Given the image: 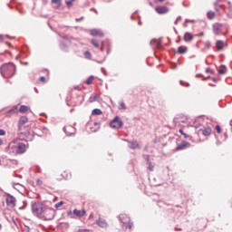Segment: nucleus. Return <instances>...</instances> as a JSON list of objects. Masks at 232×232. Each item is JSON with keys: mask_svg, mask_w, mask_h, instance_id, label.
<instances>
[{"mask_svg": "<svg viewBox=\"0 0 232 232\" xmlns=\"http://www.w3.org/2000/svg\"><path fill=\"white\" fill-rule=\"evenodd\" d=\"M0 73L4 79H10L15 75V65L12 63H5L0 67Z\"/></svg>", "mask_w": 232, "mask_h": 232, "instance_id": "1", "label": "nucleus"}, {"mask_svg": "<svg viewBox=\"0 0 232 232\" xmlns=\"http://www.w3.org/2000/svg\"><path fill=\"white\" fill-rule=\"evenodd\" d=\"M28 147L23 142H18V140H14L9 143V150L15 153L16 155H23L26 152Z\"/></svg>", "mask_w": 232, "mask_h": 232, "instance_id": "2", "label": "nucleus"}, {"mask_svg": "<svg viewBox=\"0 0 232 232\" xmlns=\"http://www.w3.org/2000/svg\"><path fill=\"white\" fill-rule=\"evenodd\" d=\"M46 206L43 203H33L32 204V211L35 217L41 218L43 217V213L44 212V208Z\"/></svg>", "mask_w": 232, "mask_h": 232, "instance_id": "3", "label": "nucleus"}, {"mask_svg": "<svg viewBox=\"0 0 232 232\" xmlns=\"http://www.w3.org/2000/svg\"><path fill=\"white\" fill-rule=\"evenodd\" d=\"M54 217L55 212L53 211V209L45 207V208H44V213L42 214L41 218H44V220H53Z\"/></svg>", "mask_w": 232, "mask_h": 232, "instance_id": "4", "label": "nucleus"}, {"mask_svg": "<svg viewBox=\"0 0 232 232\" xmlns=\"http://www.w3.org/2000/svg\"><path fill=\"white\" fill-rule=\"evenodd\" d=\"M111 128L113 130H120V128H122L124 126V122H122V120H121V117L116 116L111 122H110Z\"/></svg>", "mask_w": 232, "mask_h": 232, "instance_id": "5", "label": "nucleus"}, {"mask_svg": "<svg viewBox=\"0 0 232 232\" xmlns=\"http://www.w3.org/2000/svg\"><path fill=\"white\" fill-rule=\"evenodd\" d=\"M149 180L151 186H160V184H162V182H160V175H150L149 176Z\"/></svg>", "mask_w": 232, "mask_h": 232, "instance_id": "6", "label": "nucleus"}, {"mask_svg": "<svg viewBox=\"0 0 232 232\" xmlns=\"http://www.w3.org/2000/svg\"><path fill=\"white\" fill-rule=\"evenodd\" d=\"M64 133L67 135V137H72V135H75V129L72 125H67L63 128Z\"/></svg>", "mask_w": 232, "mask_h": 232, "instance_id": "7", "label": "nucleus"}, {"mask_svg": "<svg viewBox=\"0 0 232 232\" xmlns=\"http://www.w3.org/2000/svg\"><path fill=\"white\" fill-rule=\"evenodd\" d=\"M70 46V40L66 36L63 37V41L60 44V48L63 52H68V47Z\"/></svg>", "mask_w": 232, "mask_h": 232, "instance_id": "8", "label": "nucleus"}, {"mask_svg": "<svg viewBox=\"0 0 232 232\" xmlns=\"http://www.w3.org/2000/svg\"><path fill=\"white\" fill-rule=\"evenodd\" d=\"M155 11L157 12V14H159L160 15H162L164 14H168V12H169V8L164 6V5H159L155 7Z\"/></svg>", "mask_w": 232, "mask_h": 232, "instance_id": "9", "label": "nucleus"}, {"mask_svg": "<svg viewBox=\"0 0 232 232\" xmlns=\"http://www.w3.org/2000/svg\"><path fill=\"white\" fill-rule=\"evenodd\" d=\"M96 225H98V227H102V229H106V227H108V222L102 218H99L96 220Z\"/></svg>", "mask_w": 232, "mask_h": 232, "instance_id": "10", "label": "nucleus"}, {"mask_svg": "<svg viewBox=\"0 0 232 232\" xmlns=\"http://www.w3.org/2000/svg\"><path fill=\"white\" fill-rule=\"evenodd\" d=\"M191 143L186 141V140H182L181 144H179L177 147L178 151H180L182 150H188V148H190Z\"/></svg>", "mask_w": 232, "mask_h": 232, "instance_id": "11", "label": "nucleus"}, {"mask_svg": "<svg viewBox=\"0 0 232 232\" xmlns=\"http://www.w3.org/2000/svg\"><path fill=\"white\" fill-rule=\"evenodd\" d=\"M6 204L7 206H11V208H14V206H15V198L10 194H7Z\"/></svg>", "mask_w": 232, "mask_h": 232, "instance_id": "12", "label": "nucleus"}, {"mask_svg": "<svg viewBox=\"0 0 232 232\" xmlns=\"http://www.w3.org/2000/svg\"><path fill=\"white\" fill-rule=\"evenodd\" d=\"M213 32L215 35H218L222 32V24L217 23L213 24Z\"/></svg>", "mask_w": 232, "mask_h": 232, "instance_id": "13", "label": "nucleus"}, {"mask_svg": "<svg viewBox=\"0 0 232 232\" xmlns=\"http://www.w3.org/2000/svg\"><path fill=\"white\" fill-rule=\"evenodd\" d=\"M119 220L123 223V226H126L130 222V218L126 214H121L119 216Z\"/></svg>", "mask_w": 232, "mask_h": 232, "instance_id": "14", "label": "nucleus"}, {"mask_svg": "<svg viewBox=\"0 0 232 232\" xmlns=\"http://www.w3.org/2000/svg\"><path fill=\"white\" fill-rule=\"evenodd\" d=\"M73 215H75L78 218H82V217H84V215H86V210L82 209V210H79L77 208H74L72 211Z\"/></svg>", "mask_w": 232, "mask_h": 232, "instance_id": "15", "label": "nucleus"}, {"mask_svg": "<svg viewBox=\"0 0 232 232\" xmlns=\"http://www.w3.org/2000/svg\"><path fill=\"white\" fill-rule=\"evenodd\" d=\"M91 35H92L93 37L95 36H99V37H104V33L102 32L101 30L99 29H92L91 32H90Z\"/></svg>", "mask_w": 232, "mask_h": 232, "instance_id": "16", "label": "nucleus"}, {"mask_svg": "<svg viewBox=\"0 0 232 232\" xmlns=\"http://www.w3.org/2000/svg\"><path fill=\"white\" fill-rule=\"evenodd\" d=\"M130 150H140V145L137 141H129Z\"/></svg>", "mask_w": 232, "mask_h": 232, "instance_id": "17", "label": "nucleus"}, {"mask_svg": "<svg viewBox=\"0 0 232 232\" xmlns=\"http://www.w3.org/2000/svg\"><path fill=\"white\" fill-rule=\"evenodd\" d=\"M183 41H185V43H191V41H193V34H191V33H185Z\"/></svg>", "mask_w": 232, "mask_h": 232, "instance_id": "18", "label": "nucleus"}, {"mask_svg": "<svg viewBox=\"0 0 232 232\" xmlns=\"http://www.w3.org/2000/svg\"><path fill=\"white\" fill-rule=\"evenodd\" d=\"M18 111H19V110L16 107L13 108V109L9 110L8 111H6L5 116L12 117V115H15V113H17Z\"/></svg>", "mask_w": 232, "mask_h": 232, "instance_id": "19", "label": "nucleus"}, {"mask_svg": "<svg viewBox=\"0 0 232 232\" xmlns=\"http://www.w3.org/2000/svg\"><path fill=\"white\" fill-rule=\"evenodd\" d=\"M26 122H28V118H26V116H22L19 120L18 127L21 128V126L26 124Z\"/></svg>", "mask_w": 232, "mask_h": 232, "instance_id": "20", "label": "nucleus"}, {"mask_svg": "<svg viewBox=\"0 0 232 232\" xmlns=\"http://www.w3.org/2000/svg\"><path fill=\"white\" fill-rule=\"evenodd\" d=\"M202 134L205 137H209L211 135V127H207L203 130Z\"/></svg>", "mask_w": 232, "mask_h": 232, "instance_id": "21", "label": "nucleus"}, {"mask_svg": "<svg viewBox=\"0 0 232 232\" xmlns=\"http://www.w3.org/2000/svg\"><path fill=\"white\" fill-rule=\"evenodd\" d=\"M150 46H155V48H162V44L157 42L156 40L155 41H150Z\"/></svg>", "mask_w": 232, "mask_h": 232, "instance_id": "22", "label": "nucleus"}, {"mask_svg": "<svg viewBox=\"0 0 232 232\" xmlns=\"http://www.w3.org/2000/svg\"><path fill=\"white\" fill-rule=\"evenodd\" d=\"M186 52H188V47L182 45L178 47V53L183 54L186 53Z\"/></svg>", "mask_w": 232, "mask_h": 232, "instance_id": "23", "label": "nucleus"}, {"mask_svg": "<svg viewBox=\"0 0 232 232\" xmlns=\"http://www.w3.org/2000/svg\"><path fill=\"white\" fill-rule=\"evenodd\" d=\"M224 42H222L221 40H218L216 42V48H218V50H222L224 48Z\"/></svg>", "mask_w": 232, "mask_h": 232, "instance_id": "24", "label": "nucleus"}, {"mask_svg": "<svg viewBox=\"0 0 232 232\" xmlns=\"http://www.w3.org/2000/svg\"><path fill=\"white\" fill-rule=\"evenodd\" d=\"M92 115H102V111L101 109H93Z\"/></svg>", "mask_w": 232, "mask_h": 232, "instance_id": "25", "label": "nucleus"}, {"mask_svg": "<svg viewBox=\"0 0 232 232\" xmlns=\"http://www.w3.org/2000/svg\"><path fill=\"white\" fill-rule=\"evenodd\" d=\"M19 111L21 113H26V111H28V107L26 105H21L20 109H19Z\"/></svg>", "mask_w": 232, "mask_h": 232, "instance_id": "26", "label": "nucleus"}, {"mask_svg": "<svg viewBox=\"0 0 232 232\" xmlns=\"http://www.w3.org/2000/svg\"><path fill=\"white\" fill-rule=\"evenodd\" d=\"M220 68L221 69L218 70V73L220 75H225V73H226V65H220Z\"/></svg>", "mask_w": 232, "mask_h": 232, "instance_id": "27", "label": "nucleus"}, {"mask_svg": "<svg viewBox=\"0 0 232 232\" xmlns=\"http://www.w3.org/2000/svg\"><path fill=\"white\" fill-rule=\"evenodd\" d=\"M207 15H208V19H215V12H213V11H208L207 13Z\"/></svg>", "mask_w": 232, "mask_h": 232, "instance_id": "28", "label": "nucleus"}, {"mask_svg": "<svg viewBox=\"0 0 232 232\" xmlns=\"http://www.w3.org/2000/svg\"><path fill=\"white\" fill-rule=\"evenodd\" d=\"M92 82H93V76H89L85 81V84L90 85Z\"/></svg>", "mask_w": 232, "mask_h": 232, "instance_id": "29", "label": "nucleus"}, {"mask_svg": "<svg viewBox=\"0 0 232 232\" xmlns=\"http://www.w3.org/2000/svg\"><path fill=\"white\" fill-rule=\"evenodd\" d=\"M91 43H92V44L93 46H95V48H99V40H97V39H92V40L91 41Z\"/></svg>", "mask_w": 232, "mask_h": 232, "instance_id": "30", "label": "nucleus"}, {"mask_svg": "<svg viewBox=\"0 0 232 232\" xmlns=\"http://www.w3.org/2000/svg\"><path fill=\"white\" fill-rule=\"evenodd\" d=\"M180 135H183L184 139H189V135L184 132V130L180 129L179 130Z\"/></svg>", "mask_w": 232, "mask_h": 232, "instance_id": "31", "label": "nucleus"}, {"mask_svg": "<svg viewBox=\"0 0 232 232\" xmlns=\"http://www.w3.org/2000/svg\"><path fill=\"white\" fill-rule=\"evenodd\" d=\"M97 101V95L96 94H92L90 97V102H95Z\"/></svg>", "mask_w": 232, "mask_h": 232, "instance_id": "32", "label": "nucleus"}, {"mask_svg": "<svg viewBox=\"0 0 232 232\" xmlns=\"http://www.w3.org/2000/svg\"><path fill=\"white\" fill-rule=\"evenodd\" d=\"M119 110H126V104L124 103V102H120Z\"/></svg>", "mask_w": 232, "mask_h": 232, "instance_id": "33", "label": "nucleus"}, {"mask_svg": "<svg viewBox=\"0 0 232 232\" xmlns=\"http://www.w3.org/2000/svg\"><path fill=\"white\" fill-rule=\"evenodd\" d=\"M52 3L53 5H58V6H61V4L63 3V0H52Z\"/></svg>", "mask_w": 232, "mask_h": 232, "instance_id": "34", "label": "nucleus"}, {"mask_svg": "<svg viewBox=\"0 0 232 232\" xmlns=\"http://www.w3.org/2000/svg\"><path fill=\"white\" fill-rule=\"evenodd\" d=\"M142 158L144 159V160H146V162H148V164H150V162H151V161H150V155L144 154L142 156Z\"/></svg>", "mask_w": 232, "mask_h": 232, "instance_id": "35", "label": "nucleus"}, {"mask_svg": "<svg viewBox=\"0 0 232 232\" xmlns=\"http://www.w3.org/2000/svg\"><path fill=\"white\" fill-rule=\"evenodd\" d=\"M63 204H64L63 201H60L54 205V208H56V209H59V208H61V206H63Z\"/></svg>", "mask_w": 232, "mask_h": 232, "instance_id": "36", "label": "nucleus"}, {"mask_svg": "<svg viewBox=\"0 0 232 232\" xmlns=\"http://www.w3.org/2000/svg\"><path fill=\"white\" fill-rule=\"evenodd\" d=\"M154 168H155V165L151 164V162H149V169H150V171H153Z\"/></svg>", "mask_w": 232, "mask_h": 232, "instance_id": "37", "label": "nucleus"}, {"mask_svg": "<svg viewBox=\"0 0 232 232\" xmlns=\"http://www.w3.org/2000/svg\"><path fill=\"white\" fill-rule=\"evenodd\" d=\"M206 73H210L211 75H213V73H215V72H213V70H211V68H207Z\"/></svg>", "mask_w": 232, "mask_h": 232, "instance_id": "38", "label": "nucleus"}, {"mask_svg": "<svg viewBox=\"0 0 232 232\" xmlns=\"http://www.w3.org/2000/svg\"><path fill=\"white\" fill-rule=\"evenodd\" d=\"M126 225H127L126 227H128L129 229H131L133 227V223L130 221Z\"/></svg>", "mask_w": 232, "mask_h": 232, "instance_id": "39", "label": "nucleus"}, {"mask_svg": "<svg viewBox=\"0 0 232 232\" xmlns=\"http://www.w3.org/2000/svg\"><path fill=\"white\" fill-rule=\"evenodd\" d=\"M84 55H85L86 59H90V57H92V53L89 51L85 52Z\"/></svg>", "mask_w": 232, "mask_h": 232, "instance_id": "40", "label": "nucleus"}, {"mask_svg": "<svg viewBox=\"0 0 232 232\" xmlns=\"http://www.w3.org/2000/svg\"><path fill=\"white\" fill-rule=\"evenodd\" d=\"M217 133H222V129H220L219 125L216 126Z\"/></svg>", "mask_w": 232, "mask_h": 232, "instance_id": "41", "label": "nucleus"}, {"mask_svg": "<svg viewBox=\"0 0 232 232\" xmlns=\"http://www.w3.org/2000/svg\"><path fill=\"white\" fill-rule=\"evenodd\" d=\"M6 38H8V35H0V41H5Z\"/></svg>", "mask_w": 232, "mask_h": 232, "instance_id": "42", "label": "nucleus"}, {"mask_svg": "<svg viewBox=\"0 0 232 232\" xmlns=\"http://www.w3.org/2000/svg\"><path fill=\"white\" fill-rule=\"evenodd\" d=\"M4 135H6V131H5L3 129H0V136L3 137Z\"/></svg>", "mask_w": 232, "mask_h": 232, "instance_id": "43", "label": "nucleus"}, {"mask_svg": "<svg viewBox=\"0 0 232 232\" xmlns=\"http://www.w3.org/2000/svg\"><path fill=\"white\" fill-rule=\"evenodd\" d=\"M205 46H206L207 48H211V43L206 42V43H205Z\"/></svg>", "mask_w": 232, "mask_h": 232, "instance_id": "44", "label": "nucleus"}, {"mask_svg": "<svg viewBox=\"0 0 232 232\" xmlns=\"http://www.w3.org/2000/svg\"><path fill=\"white\" fill-rule=\"evenodd\" d=\"M40 81L41 82H44L46 81V77L44 76L40 77Z\"/></svg>", "mask_w": 232, "mask_h": 232, "instance_id": "45", "label": "nucleus"}, {"mask_svg": "<svg viewBox=\"0 0 232 232\" xmlns=\"http://www.w3.org/2000/svg\"><path fill=\"white\" fill-rule=\"evenodd\" d=\"M72 1L71 0H68V1H66V5H67V6H72Z\"/></svg>", "mask_w": 232, "mask_h": 232, "instance_id": "46", "label": "nucleus"}, {"mask_svg": "<svg viewBox=\"0 0 232 232\" xmlns=\"http://www.w3.org/2000/svg\"><path fill=\"white\" fill-rule=\"evenodd\" d=\"M90 11H91V12H94V13H96V14H99V12L97 11V9H95V8H93V7L91 8Z\"/></svg>", "mask_w": 232, "mask_h": 232, "instance_id": "47", "label": "nucleus"}, {"mask_svg": "<svg viewBox=\"0 0 232 232\" xmlns=\"http://www.w3.org/2000/svg\"><path fill=\"white\" fill-rule=\"evenodd\" d=\"M84 19V16H82L81 18H76L75 21L76 23H79V21H82Z\"/></svg>", "mask_w": 232, "mask_h": 232, "instance_id": "48", "label": "nucleus"}, {"mask_svg": "<svg viewBox=\"0 0 232 232\" xmlns=\"http://www.w3.org/2000/svg\"><path fill=\"white\" fill-rule=\"evenodd\" d=\"M12 184H13V188H15V186H21V184L15 183V182H13Z\"/></svg>", "mask_w": 232, "mask_h": 232, "instance_id": "49", "label": "nucleus"}, {"mask_svg": "<svg viewBox=\"0 0 232 232\" xmlns=\"http://www.w3.org/2000/svg\"><path fill=\"white\" fill-rule=\"evenodd\" d=\"M37 184H38V186H41V184H43V181H41V179H37Z\"/></svg>", "mask_w": 232, "mask_h": 232, "instance_id": "50", "label": "nucleus"}, {"mask_svg": "<svg viewBox=\"0 0 232 232\" xmlns=\"http://www.w3.org/2000/svg\"><path fill=\"white\" fill-rule=\"evenodd\" d=\"M212 81H213V82H217L218 81V79H217V78H212Z\"/></svg>", "mask_w": 232, "mask_h": 232, "instance_id": "51", "label": "nucleus"}, {"mask_svg": "<svg viewBox=\"0 0 232 232\" xmlns=\"http://www.w3.org/2000/svg\"><path fill=\"white\" fill-rule=\"evenodd\" d=\"M179 84H180L181 86H184V82H182V80H180V81H179Z\"/></svg>", "mask_w": 232, "mask_h": 232, "instance_id": "52", "label": "nucleus"}, {"mask_svg": "<svg viewBox=\"0 0 232 232\" xmlns=\"http://www.w3.org/2000/svg\"><path fill=\"white\" fill-rule=\"evenodd\" d=\"M63 180H68V176H63Z\"/></svg>", "mask_w": 232, "mask_h": 232, "instance_id": "53", "label": "nucleus"}, {"mask_svg": "<svg viewBox=\"0 0 232 232\" xmlns=\"http://www.w3.org/2000/svg\"><path fill=\"white\" fill-rule=\"evenodd\" d=\"M181 19H182V16H178V18L176 20L180 21Z\"/></svg>", "mask_w": 232, "mask_h": 232, "instance_id": "54", "label": "nucleus"}, {"mask_svg": "<svg viewBox=\"0 0 232 232\" xmlns=\"http://www.w3.org/2000/svg\"><path fill=\"white\" fill-rule=\"evenodd\" d=\"M224 137H225V139H227V132L224 133Z\"/></svg>", "mask_w": 232, "mask_h": 232, "instance_id": "55", "label": "nucleus"}, {"mask_svg": "<svg viewBox=\"0 0 232 232\" xmlns=\"http://www.w3.org/2000/svg\"><path fill=\"white\" fill-rule=\"evenodd\" d=\"M78 232H86V230H84V229H80V230H78Z\"/></svg>", "mask_w": 232, "mask_h": 232, "instance_id": "56", "label": "nucleus"}, {"mask_svg": "<svg viewBox=\"0 0 232 232\" xmlns=\"http://www.w3.org/2000/svg\"><path fill=\"white\" fill-rule=\"evenodd\" d=\"M195 128H196V130H198V128H200V125L198 124V125L195 126Z\"/></svg>", "mask_w": 232, "mask_h": 232, "instance_id": "57", "label": "nucleus"}, {"mask_svg": "<svg viewBox=\"0 0 232 232\" xmlns=\"http://www.w3.org/2000/svg\"><path fill=\"white\" fill-rule=\"evenodd\" d=\"M156 2L158 1L159 3L164 2V0H155Z\"/></svg>", "mask_w": 232, "mask_h": 232, "instance_id": "58", "label": "nucleus"}, {"mask_svg": "<svg viewBox=\"0 0 232 232\" xmlns=\"http://www.w3.org/2000/svg\"><path fill=\"white\" fill-rule=\"evenodd\" d=\"M185 23H190V20L186 19V20H185Z\"/></svg>", "mask_w": 232, "mask_h": 232, "instance_id": "59", "label": "nucleus"}, {"mask_svg": "<svg viewBox=\"0 0 232 232\" xmlns=\"http://www.w3.org/2000/svg\"><path fill=\"white\" fill-rule=\"evenodd\" d=\"M101 52H104V47H101Z\"/></svg>", "mask_w": 232, "mask_h": 232, "instance_id": "60", "label": "nucleus"}, {"mask_svg": "<svg viewBox=\"0 0 232 232\" xmlns=\"http://www.w3.org/2000/svg\"><path fill=\"white\" fill-rule=\"evenodd\" d=\"M3 144V140H0V146H2Z\"/></svg>", "mask_w": 232, "mask_h": 232, "instance_id": "61", "label": "nucleus"}, {"mask_svg": "<svg viewBox=\"0 0 232 232\" xmlns=\"http://www.w3.org/2000/svg\"><path fill=\"white\" fill-rule=\"evenodd\" d=\"M190 23H195V20H190Z\"/></svg>", "mask_w": 232, "mask_h": 232, "instance_id": "62", "label": "nucleus"}, {"mask_svg": "<svg viewBox=\"0 0 232 232\" xmlns=\"http://www.w3.org/2000/svg\"><path fill=\"white\" fill-rule=\"evenodd\" d=\"M186 86L188 87V86H189V83H186Z\"/></svg>", "mask_w": 232, "mask_h": 232, "instance_id": "63", "label": "nucleus"}, {"mask_svg": "<svg viewBox=\"0 0 232 232\" xmlns=\"http://www.w3.org/2000/svg\"><path fill=\"white\" fill-rule=\"evenodd\" d=\"M230 126H232V120L230 121Z\"/></svg>", "mask_w": 232, "mask_h": 232, "instance_id": "64", "label": "nucleus"}]
</instances>
